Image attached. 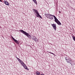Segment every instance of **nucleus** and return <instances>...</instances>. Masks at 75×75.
Segmentation results:
<instances>
[{"label":"nucleus","instance_id":"1","mask_svg":"<svg viewBox=\"0 0 75 75\" xmlns=\"http://www.w3.org/2000/svg\"><path fill=\"white\" fill-rule=\"evenodd\" d=\"M19 31H20L21 33H22L23 34H24L25 35H26V36H27L29 38H31V35H29V33H27L21 29V30H19Z\"/></svg>","mask_w":75,"mask_h":75},{"label":"nucleus","instance_id":"2","mask_svg":"<svg viewBox=\"0 0 75 75\" xmlns=\"http://www.w3.org/2000/svg\"><path fill=\"white\" fill-rule=\"evenodd\" d=\"M66 60H67V62L68 63H70L71 64V62H72V60L71 58L69 57H66L65 58Z\"/></svg>","mask_w":75,"mask_h":75},{"label":"nucleus","instance_id":"3","mask_svg":"<svg viewBox=\"0 0 75 75\" xmlns=\"http://www.w3.org/2000/svg\"><path fill=\"white\" fill-rule=\"evenodd\" d=\"M48 18L52 20V19H53V18H54V15H52L51 14H49V17H48Z\"/></svg>","mask_w":75,"mask_h":75},{"label":"nucleus","instance_id":"4","mask_svg":"<svg viewBox=\"0 0 75 75\" xmlns=\"http://www.w3.org/2000/svg\"><path fill=\"white\" fill-rule=\"evenodd\" d=\"M52 25L53 28V29L56 30V28H57V26L56 25V24H52Z\"/></svg>","mask_w":75,"mask_h":75},{"label":"nucleus","instance_id":"5","mask_svg":"<svg viewBox=\"0 0 75 75\" xmlns=\"http://www.w3.org/2000/svg\"><path fill=\"white\" fill-rule=\"evenodd\" d=\"M33 11H35V13H36V15H37V16H38L39 14H39V13H38V11H37V10H36L35 9H33Z\"/></svg>","mask_w":75,"mask_h":75},{"label":"nucleus","instance_id":"6","mask_svg":"<svg viewBox=\"0 0 75 75\" xmlns=\"http://www.w3.org/2000/svg\"><path fill=\"white\" fill-rule=\"evenodd\" d=\"M23 67L25 69H27L28 70V71L29 69H28V68L25 65V64L23 65Z\"/></svg>","mask_w":75,"mask_h":75},{"label":"nucleus","instance_id":"7","mask_svg":"<svg viewBox=\"0 0 75 75\" xmlns=\"http://www.w3.org/2000/svg\"><path fill=\"white\" fill-rule=\"evenodd\" d=\"M33 40H34L35 42H38V40L37 38H36L33 37Z\"/></svg>","mask_w":75,"mask_h":75},{"label":"nucleus","instance_id":"8","mask_svg":"<svg viewBox=\"0 0 75 75\" xmlns=\"http://www.w3.org/2000/svg\"><path fill=\"white\" fill-rule=\"evenodd\" d=\"M4 3L6 5H7V6H9V5H10L9 3H8V2H7V1H5Z\"/></svg>","mask_w":75,"mask_h":75},{"label":"nucleus","instance_id":"9","mask_svg":"<svg viewBox=\"0 0 75 75\" xmlns=\"http://www.w3.org/2000/svg\"><path fill=\"white\" fill-rule=\"evenodd\" d=\"M55 22L58 24V25H61V23H60V22H59V21L58 20Z\"/></svg>","mask_w":75,"mask_h":75},{"label":"nucleus","instance_id":"10","mask_svg":"<svg viewBox=\"0 0 75 75\" xmlns=\"http://www.w3.org/2000/svg\"><path fill=\"white\" fill-rule=\"evenodd\" d=\"M53 17L54 18L55 22L58 20V19H57V17H56L54 15Z\"/></svg>","mask_w":75,"mask_h":75},{"label":"nucleus","instance_id":"11","mask_svg":"<svg viewBox=\"0 0 75 75\" xmlns=\"http://www.w3.org/2000/svg\"><path fill=\"white\" fill-rule=\"evenodd\" d=\"M15 42L17 43V44H19V41L17 40H16V39H14V40H13Z\"/></svg>","mask_w":75,"mask_h":75},{"label":"nucleus","instance_id":"12","mask_svg":"<svg viewBox=\"0 0 75 75\" xmlns=\"http://www.w3.org/2000/svg\"><path fill=\"white\" fill-rule=\"evenodd\" d=\"M20 62L21 63V65H22V66H23V65H24L25 64H24V62H23V61H21H21H20Z\"/></svg>","mask_w":75,"mask_h":75},{"label":"nucleus","instance_id":"13","mask_svg":"<svg viewBox=\"0 0 75 75\" xmlns=\"http://www.w3.org/2000/svg\"><path fill=\"white\" fill-rule=\"evenodd\" d=\"M45 16L48 18V17H49V16L50 15V14H45Z\"/></svg>","mask_w":75,"mask_h":75},{"label":"nucleus","instance_id":"14","mask_svg":"<svg viewBox=\"0 0 75 75\" xmlns=\"http://www.w3.org/2000/svg\"><path fill=\"white\" fill-rule=\"evenodd\" d=\"M36 75H40V73L39 72H38V71H36Z\"/></svg>","mask_w":75,"mask_h":75},{"label":"nucleus","instance_id":"15","mask_svg":"<svg viewBox=\"0 0 75 75\" xmlns=\"http://www.w3.org/2000/svg\"><path fill=\"white\" fill-rule=\"evenodd\" d=\"M36 17H40V18L42 19V17L40 14H39L38 15H37Z\"/></svg>","mask_w":75,"mask_h":75},{"label":"nucleus","instance_id":"16","mask_svg":"<svg viewBox=\"0 0 75 75\" xmlns=\"http://www.w3.org/2000/svg\"><path fill=\"white\" fill-rule=\"evenodd\" d=\"M36 4H37V1H36V0H32Z\"/></svg>","mask_w":75,"mask_h":75},{"label":"nucleus","instance_id":"17","mask_svg":"<svg viewBox=\"0 0 75 75\" xmlns=\"http://www.w3.org/2000/svg\"><path fill=\"white\" fill-rule=\"evenodd\" d=\"M49 53H50V54H53V55H54V56H55V55L53 53H52L51 52H48Z\"/></svg>","mask_w":75,"mask_h":75},{"label":"nucleus","instance_id":"18","mask_svg":"<svg viewBox=\"0 0 75 75\" xmlns=\"http://www.w3.org/2000/svg\"><path fill=\"white\" fill-rule=\"evenodd\" d=\"M17 59H18V61H19V62L21 61V59H20L19 58H17Z\"/></svg>","mask_w":75,"mask_h":75},{"label":"nucleus","instance_id":"19","mask_svg":"<svg viewBox=\"0 0 75 75\" xmlns=\"http://www.w3.org/2000/svg\"><path fill=\"white\" fill-rule=\"evenodd\" d=\"M11 37L12 38L13 40H15V38H13V36H11Z\"/></svg>","mask_w":75,"mask_h":75},{"label":"nucleus","instance_id":"20","mask_svg":"<svg viewBox=\"0 0 75 75\" xmlns=\"http://www.w3.org/2000/svg\"><path fill=\"white\" fill-rule=\"evenodd\" d=\"M40 75H44V74H41Z\"/></svg>","mask_w":75,"mask_h":75},{"label":"nucleus","instance_id":"21","mask_svg":"<svg viewBox=\"0 0 75 75\" xmlns=\"http://www.w3.org/2000/svg\"><path fill=\"white\" fill-rule=\"evenodd\" d=\"M0 1H1V2H2V1H1V0H0Z\"/></svg>","mask_w":75,"mask_h":75},{"label":"nucleus","instance_id":"22","mask_svg":"<svg viewBox=\"0 0 75 75\" xmlns=\"http://www.w3.org/2000/svg\"><path fill=\"white\" fill-rule=\"evenodd\" d=\"M16 58L17 59V58H18V57H17V56H16Z\"/></svg>","mask_w":75,"mask_h":75},{"label":"nucleus","instance_id":"23","mask_svg":"<svg viewBox=\"0 0 75 75\" xmlns=\"http://www.w3.org/2000/svg\"><path fill=\"white\" fill-rule=\"evenodd\" d=\"M71 62H70V64H71Z\"/></svg>","mask_w":75,"mask_h":75},{"label":"nucleus","instance_id":"24","mask_svg":"<svg viewBox=\"0 0 75 75\" xmlns=\"http://www.w3.org/2000/svg\"><path fill=\"white\" fill-rule=\"evenodd\" d=\"M59 12L60 13V11H59Z\"/></svg>","mask_w":75,"mask_h":75}]
</instances>
